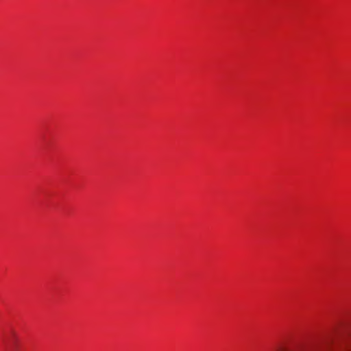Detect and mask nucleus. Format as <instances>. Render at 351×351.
<instances>
[{"label":"nucleus","instance_id":"nucleus-1","mask_svg":"<svg viewBox=\"0 0 351 351\" xmlns=\"http://www.w3.org/2000/svg\"><path fill=\"white\" fill-rule=\"evenodd\" d=\"M278 351H351V322L343 326L337 337L328 341L321 348H298L287 350L280 348Z\"/></svg>","mask_w":351,"mask_h":351}]
</instances>
